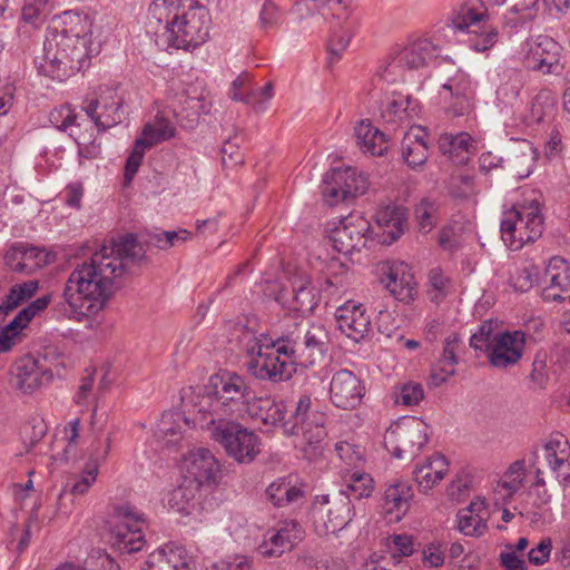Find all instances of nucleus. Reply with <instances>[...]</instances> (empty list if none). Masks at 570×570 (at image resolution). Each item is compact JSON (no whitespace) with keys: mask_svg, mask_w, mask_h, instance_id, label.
<instances>
[{"mask_svg":"<svg viewBox=\"0 0 570 570\" xmlns=\"http://www.w3.org/2000/svg\"><path fill=\"white\" fill-rule=\"evenodd\" d=\"M429 295L431 301L439 303L449 293L450 278L444 275L443 271L439 267H434L429 272Z\"/></svg>","mask_w":570,"mask_h":570,"instance_id":"obj_54","label":"nucleus"},{"mask_svg":"<svg viewBox=\"0 0 570 570\" xmlns=\"http://www.w3.org/2000/svg\"><path fill=\"white\" fill-rule=\"evenodd\" d=\"M202 487L184 479L168 495V507L180 514L189 515L202 510Z\"/></svg>","mask_w":570,"mask_h":570,"instance_id":"obj_35","label":"nucleus"},{"mask_svg":"<svg viewBox=\"0 0 570 570\" xmlns=\"http://www.w3.org/2000/svg\"><path fill=\"white\" fill-rule=\"evenodd\" d=\"M53 373L45 365V360L24 355L12 367V386L23 394H32L43 384L51 382Z\"/></svg>","mask_w":570,"mask_h":570,"instance_id":"obj_19","label":"nucleus"},{"mask_svg":"<svg viewBox=\"0 0 570 570\" xmlns=\"http://www.w3.org/2000/svg\"><path fill=\"white\" fill-rule=\"evenodd\" d=\"M426 131L420 126L411 127L402 140V157L411 168L425 164L429 156Z\"/></svg>","mask_w":570,"mask_h":570,"instance_id":"obj_34","label":"nucleus"},{"mask_svg":"<svg viewBox=\"0 0 570 570\" xmlns=\"http://www.w3.org/2000/svg\"><path fill=\"white\" fill-rule=\"evenodd\" d=\"M344 487L338 493L345 492L350 499H363L368 498L373 492V479L368 473L361 471H353L345 475Z\"/></svg>","mask_w":570,"mask_h":570,"instance_id":"obj_46","label":"nucleus"},{"mask_svg":"<svg viewBox=\"0 0 570 570\" xmlns=\"http://www.w3.org/2000/svg\"><path fill=\"white\" fill-rule=\"evenodd\" d=\"M487 8L482 0H462L454 18L453 29L464 32L468 46L478 52L487 51L498 41V31L485 21Z\"/></svg>","mask_w":570,"mask_h":570,"instance_id":"obj_10","label":"nucleus"},{"mask_svg":"<svg viewBox=\"0 0 570 570\" xmlns=\"http://www.w3.org/2000/svg\"><path fill=\"white\" fill-rule=\"evenodd\" d=\"M449 463L442 454H434L417 464L413 476L422 492H428L436 485L448 472Z\"/></svg>","mask_w":570,"mask_h":570,"instance_id":"obj_36","label":"nucleus"},{"mask_svg":"<svg viewBox=\"0 0 570 570\" xmlns=\"http://www.w3.org/2000/svg\"><path fill=\"white\" fill-rule=\"evenodd\" d=\"M213 390L197 394L191 401L189 413L196 415L194 426L205 429L208 421L219 417L243 416L247 412L252 417L265 423L277 424L283 422L287 435L301 436L303 442L316 446L326 436L324 413L311 410V397L303 395L296 403L295 410L288 420H285L283 404L271 399H255L248 380L235 372H223L210 379Z\"/></svg>","mask_w":570,"mask_h":570,"instance_id":"obj_1","label":"nucleus"},{"mask_svg":"<svg viewBox=\"0 0 570 570\" xmlns=\"http://www.w3.org/2000/svg\"><path fill=\"white\" fill-rule=\"evenodd\" d=\"M72 137L78 146V155L80 158L95 159L100 154V145L96 141V130L83 127L80 130H71Z\"/></svg>","mask_w":570,"mask_h":570,"instance_id":"obj_49","label":"nucleus"},{"mask_svg":"<svg viewBox=\"0 0 570 570\" xmlns=\"http://www.w3.org/2000/svg\"><path fill=\"white\" fill-rule=\"evenodd\" d=\"M340 331L354 342H360L370 332L371 320L362 304L348 301L336 311Z\"/></svg>","mask_w":570,"mask_h":570,"instance_id":"obj_26","label":"nucleus"},{"mask_svg":"<svg viewBox=\"0 0 570 570\" xmlns=\"http://www.w3.org/2000/svg\"><path fill=\"white\" fill-rule=\"evenodd\" d=\"M56 259V254L43 247L32 246L24 243V258L20 273L31 274L36 271L51 264Z\"/></svg>","mask_w":570,"mask_h":570,"instance_id":"obj_48","label":"nucleus"},{"mask_svg":"<svg viewBox=\"0 0 570 570\" xmlns=\"http://www.w3.org/2000/svg\"><path fill=\"white\" fill-rule=\"evenodd\" d=\"M37 281H27L13 285L9 293L0 299V320L16 309L20 304L31 298L38 289Z\"/></svg>","mask_w":570,"mask_h":570,"instance_id":"obj_43","label":"nucleus"},{"mask_svg":"<svg viewBox=\"0 0 570 570\" xmlns=\"http://www.w3.org/2000/svg\"><path fill=\"white\" fill-rule=\"evenodd\" d=\"M137 247L136 238L127 235L104 245L89 261L79 264L66 283L63 296L68 305L81 314L99 311L111 294L114 281L137 256Z\"/></svg>","mask_w":570,"mask_h":570,"instance_id":"obj_3","label":"nucleus"},{"mask_svg":"<svg viewBox=\"0 0 570 570\" xmlns=\"http://www.w3.org/2000/svg\"><path fill=\"white\" fill-rule=\"evenodd\" d=\"M50 122L60 131L69 130V135L71 130H80L83 128L85 116L82 111H77L69 104L60 105L53 108L49 114Z\"/></svg>","mask_w":570,"mask_h":570,"instance_id":"obj_44","label":"nucleus"},{"mask_svg":"<svg viewBox=\"0 0 570 570\" xmlns=\"http://www.w3.org/2000/svg\"><path fill=\"white\" fill-rule=\"evenodd\" d=\"M177 134L173 117L167 111H158L148 120L141 130V136L136 139L132 151L127 158L125 166V179L130 183L138 171L145 151L158 144L174 138Z\"/></svg>","mask_w":570,"mask_h":570,"instance_id":"obj_13","label":"nucleus"},{"mask_svg":"<svg viewBox=\"0 0 570 570\" xmlns=\"http://www.w3.org/2000/svg\"><path fill=\"white\" fill-rule=\"evenodd\" d=\"M92 21L80 10H66L52 19L49 30L67 33L73 38L91 39Z\"/></svg>","mask_w":570,"mask_h":570,"instance_id":"obj_31","label":"nucleus"},{"mask_svg":"<svg viewBox=\"0 0 570 570\" xmlns=\"http://www.w3.org/2000/svg\"><path fill=\"white\" fill-rule=\"evenodd\" d=\"M322 295L331 299L340 295V288L332 279L324 281L320 289L312 286L307 279H301L298 283L295 281L293 283V296L287 308L302 316L307 315L316 308Z\"/></svg>","mask_w":570,"mask_h":570,"instance_id":"obj_22","label":"nucleus"},{"mask_svg":"<svg viewBox=\"0 0 570 570\" xmlns=\"http://www.w3.org/2000/svg\"><path fill=\"white\" fill-rule=\"evenodd\" d=\"M355 138L360 149L371 156H382L389 148L384 134L365 120L356 125Z\"/></svg>","mask_w":570,"mask_h":570,"instance_id":"obj_38","label":"nucleus"},{"mask_svg":"<svg viewBox=\"0 0 570 570\" xmlns=\"http://www.w3.org/2000/svg\"><path fill=\"white\" fill-rule=\"evenodd\" d=\"M62 442L65 443L61 451H57L52 455L56 463H66L75 459L78 454V442L80 438V420L73 419L69 421L62 431Z\"/></svg>","mask_w":570,"mask_h":570,"instance_id":"obj_45","label":"nucleus"},{"mask_svg":"<svg viewBox=\"0 0 570 570\" xmlns=\"http://www.w3.org/2000/svg\"><path fill=\"white\" fill-rule=\"evenodd\" d=\"M539 0H513L511 9L504 14L503 23L518 32L530 28L538 12Z\"/></svg>","mask_w":570,"mask_h":570,"instance_id":"obj_37","label":"nucleus"},{"mask_svg":"<svg viewBox=\"0 0 570 570\" xmlns=\"http://www.w3.org/2000/svg\"><path fill=\"white\" fill-rule=\"evenodd\" d=\"M462 348L463 343L458 334L451 333L445 337L443 353L431 374L434 385L439 386L443 384L449 377L455 374V368L459 363V353Z\"/></svg>","mask_w":570,"mask_h":570,"instance_id":"obj_30","label":"nucleus"},{"mask_svg":"<svg viewBox=\"0 0 570 570\" xmlns=\"http://www.w3.org/2000/svg\"><path fill=\"white\" fill-rule=\"evenodd\" d=\"M210 16L197 1L153 0L148 8V27L161 49L197 48L209 36Z\"/></svg>","mask_w":570,"mask_h":570,"instance_id":"obj_4","label":"nucleus"},{"mask_svg":"<svg viewBox=\"0 0 570 570\" xmlns=\"http://www.w3.org/2000/svg\"><path fill=\"white\" fill-rule=\"evenodd\" d=\"M542 196L535 190L523 194L520 202L502 213L501 238L512 250L535 242L543 232Z\"/></svg>","mask_w":570,"mask_h":570,"instance_id":"obj_6","label":"nucleus"},{"mask_svg":"<svg viewBox=\"0 0 570 570\" xmlns=\"http://www.w3.org/2000/svg\"><path fill=\"white\" fill-rule=\"evenodd\" d=\"M490 510L484 497L474 498L458 513V529L464 535L481 537L488 530Z\"/></svg>","mask_w":570,"mask_h":570,"instance_id":"obj_27","label":"nucleus"},{"mask_svg":"<svg viewBox=\"0 0 570 570\" xmlns=\"http://www.w3.org/2000/svg\"><path fill=\"white\" fill-rule=\"evenodd\" d=\"M407 70L409 68L404 61L400 59L399 50H395L380 63L376 70V78L387 83H394L403 81Z\"/></svg>","mask_w":570,"mask_h":570,"instance_id":"obj_47","label":"nucleus"},{"mask_svg":"<svg viewBox=\"0 0 570 570\" xmlns=\"http://www.w3.org/2000/svg\"><path fill=\"white\" fill-rule=\"evenodd\" d=\"M49 13V0H24L22 18L26 22L37 23Z\"/></svg>","mask_w":570,"mask_h":570,"instance_id":"obj_61","label":"nucleus"},{"mask_svg":"<svg viewBox=\"0 0 570 570\" xmlns=\"http://www.w3.org/2000/svg\"><path fill=\"white\" fill-rule=\"evenodd\" d=\"M354 515L352 499L345 492L333 498L328 494L315 495L309 508V519L320 537L340 532Z\"/></svg>","mask_w":570,"mask_h":570,"instance_id":"obj_11","label":"nucleus"},{"mask_svg":"<svg viewBox=\"0 0 570 570\" xmlns=\"http://www.w3.org/2000/svg\"><path fill=\"white\" fill-rule=\"evenodd\" d=\"M538 156V150L530 142L525 141L524 149L520 153V155H517L514 159V166L518 164L525 166L523 169L517 170L519 177L525 178L533 173Z\"/></svg>","mask_w":570,"mask_h":570,"instance_id":"obj_62","label":"nucleus"},{"mask_svg":"<svg viewBox=\"0 0 570 570\" xmlns=\"http://www.w3.org/2000/svg\"><path fill=\"white\" fill-rule=\"evenodd\" d=\"M335 452L337 456L351 468H358L364 462V451L358 445L352 444L346 441H338L335 444Z\"/></svg>","mask_w":570,"mask_h":570,"instance_id":"obj_59","label":"nucleus"},{"mask_svg":"<svg viewBox=\"0 0 570 570\" xmlns=\"http://www.w3.org/2000/svg\"><path fill=\"white\" fill-rule=\"evenodd\" d=\"M100 52V43L67 33L47 30L39 72L52 80L63 81L71 73L88 67L91 57Z\"/></svg>","mask_w":570,"mask_h":570,"instance_id":"obj_5","label":"nucleus"},{"mask_svg":"<svg viewBox=\"0 0 570 570\" xmlns=\"http://www.w3.org/2000/svg\"><path fill=\"white\" fill-rule=\"evenodd\" d=\"M380 283L397 301L410 302L415 295V281L411 268L403 262L383 265Z\"/></svg>","mask_w":570,"mask_h":570,"instance_id":"obj_23","label":"nucleus"},{"mask_svg":"<svg viewBox=\"0 0 570 570\" xmlns=\"http://www.w3.org/2000/svg\"><path fill=\"white\" fill-rule=\"evenodd\" d=\"M414 104L409 95L393 91L381 104V116L386 122H399L410 117Z\"/></svg>","mask_w":570,"mask_h":570,"instance_id":"obj_41","label":"nucleus"},{"mask_svg":"<svg viewBox=\"0 0 570 570\" xmlns=\"http://www.w3.org/2000/svg\"><path fill=\"white\" fill-rule=\"evenodd\" d=\"M546 282L556 287L570 286V273L568 262L562 257L550 258L546 268Z\"/></svg>","mask_w":570,"mask_h":570,"instance_id":"obj_52","label":"nucleus"},{"mask_svg":"<svg viewBox=\"0 0 570 570\" xmlns=\"http://www.w3.org/2000/svg\"><path fill=\"white\" fill-rule=\"evenodd\" d=\"M474 86L470 76L458 69L442 85L440 95L446 112L453 117H460L469 112L473 98Z\"/></svg>","mask_w":570,"mask_h":570,"instance_id":"obj_20","label":"nucleus"},{"mask_svg":"<svg viewBox=\"0 0 570 570\" xmlns=\"http://www.w3.org/2000/svg\"><path fill=\"white\" fill-rule=\"evenodd\" d=\"M181 470L184 479L199 487L215 485L218 482L220 465L208 449L197 448L183 458Z\"/></svg>","mask_w":570,"mask_h":570,"instance_id":"obj_18","label":"nucleus"},{"mask_svg":"<svg viewBox=\"0 0 570 570\" xmlns=\"http://www.w3.org/2000/svg\"><path fill=\"white\" fill-rule=\"evenodd\" d=\"M190 422L189 417L180 413H164L157 424L156 434L164 440L166 446H175L183 439V426H189Z\"/></svg>","mask_w":570,"mask_h":570,"instance_id":"obj_42","label":"nucleus"},{"mask_svg":"<svg viewBox=\"0 0 570 570\" xmlns=\"http://www.w3.org/2000/svg\"><path fill=\"white\" fill-rule=\"evenodd\" d=\"M302 528L297 521H281L276 528L266 533L265 540L258 547L259 553L264 557H279L285 551H289L302 539Z\"/></svg>","mask_w":570,"mask_h":570,"instance_id":"obj_24","label":"nucleus"},{"mask_svg":"<svg viewBox=\"0 0 570 570\" xmlns=\"http://www.w3.org/2000/svg\"><path fill=\"white\" fill-rule=\"evenodd\" d=\"M524 345L523 332L494 333L490 322H483L470 338V346L475 351L485 352L490 364L498 368L517 364L522 357Z\"/></svg>","mask_w":570,"mask_h":570,"instance_id":"obj_7","label":"nucleus"},{"mask_svg":"<svg viewBox=\"0 0 570 570\" xmlns=\"http://www.w3.org/2000/svg\"><path fill=\"white\" fill-rule=\"evenodd\" d=\"M423 397L422 384L412 381L401 384L395 392V402L406 406L417 405Z\"/></svg>","mask_w":570,"mask_h":570,"instance_id":"obj_56","label":"nucleus"},{"mask_svg":"<svg viewBox=\"0 0 570 570\" xmlns=\"http://www.w3.org/2000/svg\"><path fill=\"white\" fill-rule=\"evenodd\" d=\"M331 239L338 253L360 252L371 239V224L361 213H351L332 230Z\"/></svg>","mask_w":570,"mask_h":570,"instance_id":"obj_17","label":"nucleus"},{"mask_svg":"<svg viewBox=\"0 0 570 570\" xmlns=\"http://www.w3.org/2000/svg\"><path fill=\"white\" fill-rule=\"evenodd\" d=\"M194 564L184 547L170 542L149 553L142 570H189Z\"/></svg>","mask_w":570,"mask_h":570,"instance_id":"obj_25","label":"nucleus"},{"mask_svg":"<svg viewBox=\"0 0 570 570\" xmlns=\"http://www.w3.org/2000/svg\"><path fill=\"white\" fill-rule=\"evenodd\" d=\"M108 540L119 553H134L145 546L147 520L142 512L129 503L114 505L107 521Z\"/></svg>","mask_w":570,"mask_h":570,"instance_id":"obj_9","label":"nucleus"},{"mask_svg":"<svg viewBox=\"0 0 570 570\" xmlns=\"http://www.w3.org/2000/svg\"><path fill=\"white\" fill-rule=\"evenodd\" d=\"M330 342L323 324L312 323L306 330L296 328L272 337L242 328L238 335L239 350L245 354V366L250 375L273 383L289 380L296 365L313 366L321 361Z\"/></svg>","mask_w":570,"mask_h":570,"instance_id":"obj_2","label":"nucleus"},{"mask_svg":"<svg viewBox=\"0 0 570 570\" xmlns=\"http://www.w3.org/2000/svg\"><path fill=\"white\" fill-rule=\"evenodd\" d=\"M525 475L524 461L511 463L493 488L495 504L509 502L522 489Z\"/></svg>","mask_w":570,"mask_h":570,"instance_id":"obj_32","label":"nucleus"},{"mask_svg":"<svg viewBox=\"0 0 570 570\" xmlns=\"http://www.w3.org/2000/svg\"><path fill=\"white\" fill-rule=\"evenodd\" d=\"M367 189L366 178L352 168H335L326 173L321 191L325 202L334 206Z\"/></svg>","mask_w":570,"mask_h":570,"instance_id":"obj_16","label":"nucleus"},{"mask_svg":"<svg viewBox=\"0 0 570 570\" xmlns=\"http://www.w3.org/2000/svg\"><path fill=\"white\" fill-rule=\"evenodd\" d=\"M376 223L391 240H396L405 230L406 212L401 206L387 205L376 213Z\"/></svg>","mask_w":570,"mask_h":570,"instance_id":"obj_40","label":"nucleus"},{"mask_svg":"<svg viewBox=\"0 0 570 570\" xmlns=\"http://www.w3.org/2000/svg\"><path fill=\"white\" fill-rule=\"evenodd\" d=\"M429 424L416 416H405L393 424L386 432V450L396 459H413L429 441Z\"/></svg>","mask_w":570,"mask_h":570,"instance_id":"obj_12","label":"nucleus"},{"mask_svg":"<svg viewBox=\"0 0 570 570\" xmlns=\"http://www.w3.org/2000/svg\"><path fill=\"white\" fill-rule=\"evenodd\" d=\"M122 98L114 88L100 89L96 99H91L81 107L85 116L83 127H88L97 132L106 131L122 121L124 112L121 110Z\"/></svg>","mask_w":570,"mask_h":570,"instance_id":"obj_14","label":"nucleus"},{"mask_svg":"<svg viewBox=\"0 0 570 570\" xmlns=\"http://www.w3.org/2000/svg\"><path fill=\"white\" fill-rule=\"evenodd\" d=\"M386 547L394 559L406 558L414 553L415 540L407 533L392 534L387 538Z\"/></svg>","mask_w":570,"mask_h":570,"instance_id":"obj_55","label":"nucleus"},{"mask_svg":"<svg viewBox=\"0 0 570 570\" xmlns=\"http://www.w3.org/2000/svg\"><path fill=\"white\" fill-rule=\"evenodd\" d=\"M28 326L18 317L14 318L6 325L0 331V353L9 352L13 346L21 343L23 338V331Z\"/></svg>","mask_w":570,"mask_h":570,"instance_id":"obj_53","label":"nucleus"},{"mask_svg":"<svg viewBox=\"0 0 570 570\" xmlns=\"http://www.w3.org/2000/svg\"><path fill=\"white\" fill-rule=\"evenodd\" d=\"M252 77L248 72H242L230 85L229 97L235 101L252 102L254 94H247L252 88Z\"/></svg>","mask_w":570,"mask_h":570,"instance_id":"obj_60","label":"nucleus"},{"mask_svg":"<svg viewBox=\"0 0 570 570\" xmlns=\"http://www.w3.org/2000/svg\"><path fill=\"white\" fill-rule=\"evenodd\" d=\"M305 491L296 478L281 476L266 488L267 500L274 507H287L302 500Z\"/></svg>","mask_w":570,"mask_h":570,"instance_id":"obj_33","label":"nucleus"},{"mask_svg":"<svg viewBox=\"0 0 570 570\" xmlns=\"http://www.w3.org/2000/svg\"><path fill=\"white\" fill-rule=\"evenodd\" d=\"M400 59L409 70H416L428 66L440 56L441 48L428 38H419L399 49Z\"/></svg>","mask_w":570,"mask_h":570,"instance_id":"obj_29","label":"nucleus"},{"mask_svg":"<svg viewBox=\"0 0 570 570\" xmlns=\"http://www.w3.org/2000/svg\"><path fill=\"white\" fill-rule=\"evenodd\" d=\"M99 473L98 462L89 463L86 469L81 472L78 480H76L68 492L72 495H83L97 481V476Z\"/></svg>","mask_w":570,"mask_h":570,"instance_id":"obj_58","label":"nucleus"},{"mask_svg":"<svg viewBox=\"0 0 570 570\" xmlns=\"http://www.w3.org/2000/svg\"><path fill=\"white\" fill-rule=\"evenodd\" d=\"M247 94H254V101L245 104L249 105L256 111H264L267 108V104L274 97V87L272 82H267L261 88H254L252 86Z\"/></svg>","mask_w":570,"mask_h":570,"instance_id":"obj_64","label":"nucleus"},{"mask_svg":"<svg viewBox=\"0 0 570 570\" xmlns=\"http://www.w3.org/2000/svg\"><path fill=\"white\" fill-rule=\"evenodd\" d=\"M440 150L459 164L468 161L469 154L474 150V140L468 132L443 134L439 139Z\"/></svg>","mask_w":570,"mask_h":570,"instance_id":"obj_39","label":"nucleus"},{"mask_svg":"<svg viewBox=\"0 0 570 570\" xmlns=\"http://www.w3.org/2000/svg\"><path fill=\"white\" fill-rule=\"evenodd\" d=\"M205 429L209 431L212 439L224 448L227 455L237 463H252L261 453L259 436L234 420L219 417L208 421Z\"/></svg>","mask_w":570,"mask_h":570,"instance_id":"obj_8","label":"nucleus"},{"mask_svg":"<svg viewBox=\"0 0 570 570\" xmlns=\"http://www.w3.org/2000/svg\"><path fill=\"white\" fill-rule=\"evenodd\" d=\"M561 50V46L549 36L528 39L523 45V65L528 70L542 75H558L562 70Z\"/></svg>","mask_w":570,"mask_h":570,"instance_id":"obj_15","label":"nucleus"},{"mask_svg":"<svg viewBox=\"0 0 570 570\" xmlns=\"http://www.w3.org/2000/svg\"><path fill=\"white\" fill-rule=\"evenodd\" d=\"M556 107V98L549 90H541L533 99L531 114L537 121L551 116Z\"/></svg>","mask_w":570,"mask_h":570,"instance_id":"obj_57","label":"nucleus"},{"mask_svg":"<svg viewBox=\"0 0 570 570\" xmlns=\"http://www.w3.org/2000/svg\"><path fill=\"white\" fill-rule=\"evenodd\" d=\"M412 487L405 481H396L386 487L382 508L389 522H399L410 509L413 499Z\"/></svg>","mask_w":570,"mask_h":570,"instance_id":"obj_28","label":"nucleus"},{"mask_svg":"<svg viewBox=\"0 0 570 570\" xmlns=\"http://www.w3.org/2000/svg\"><path fill=\"white\" fill-rule=\"evenodd\" d=\"M440 204L436 199L425 197L415 207V218L420 229L429 233L439 219Z\"/></svg>","mask_w":570,"mask_h":570,"instance_id":"obj_50","label":"nucleus"},{"mask_svg":"<svg viewBox=\"0 0 570 570\" xmlns=\"http://www.w3.org/2000/svg\"><path fill=\"white\" fill-rule=\"evenodd\" d=\"M445 561V549L441 542L434 541L422 550V562L429 568H440Z\"/></svg>","mask_w":570,"mask_h":570,"instance_id":"obj_63","label":"nucleus"},{"mask_svg":"<svg viewBox=\"0 0 570 570\" xmlns=\"http://www.w3.org/2000/svg\"><path fill=\"white\" fill-rule=\"evenodd\" d=\"M543 451L546 460L553 471L562 468L568 462L569 446L568 441L563 436L550 439L546 443Z\"/></svg>","mask_w":570,"mask_h":570,"instance_id":"obj_51","label":"nucleus"},{"mask_svg":"<svg viewBox=\"0 0 570 570\" xmlns=\"http://www.w3.org/2000/svg\"><path fill=\"white\" fill-rule=\"evenodd\" d=\"M330 401L342 410H353L357 407L365 394V386L361 379L347 368L336 371L331 379Z\"/></svg>","mask_w":570,"mask_h":570,"instance_id":"obj_21","label":"nucleus"}]
</instances>
